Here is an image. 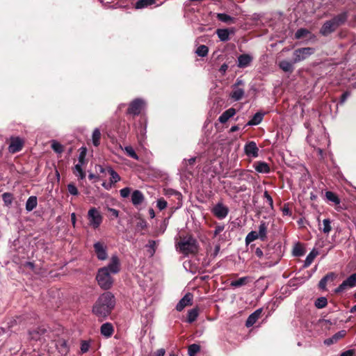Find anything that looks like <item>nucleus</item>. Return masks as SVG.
I'll use <instances>...</instances> for the list:
<instances>
[{"instance_id":"obj_1","label":"nucleus","mask_w":356,"mask_h":356,"mask_svg":"<svg viewBox=\"0 0 356 356\" xmlns=\"http://www.w3.org/2000/svg\"><path fill=\"white\" fill-rule=\"evenodd\" d=\"M115 305V299L111 292L102 293L92 307V312L98 317H106L113 310Z\"/></svg>"},{"instance_id":"obj_2","label":"nucleus","mask_w":356,"mask_h":356,"mask_svg":"<svg viewBox=\"0 0 356 356\" xmlns=\"http://www.w3.org/2000/svg\"><path fill=\"white\" fill-rule=\"evenodd\" d=\"M119 268H99L96 276V280L99 286L103 289H110L113 282L111 274H116Z\"/></svg>"},{"instance_id":"obj_3","label":"nucleus","mask_w":356,"mask_h":356,"mask_svg":"<svg viewBox=\"0 0 356 356\" xmlns=\"http://www.w3.org/2000/svg\"><path fill=\"white\" fill-rule=\"evenodd\" d=\"M177 245L179 250L185 254H195L198 250L197 241L193 237L181 241Z\"/></svg>"},{"instance_id":"obj_4","label":"nucleus","mask_w":356,"mask_h":356,"mask_svg":"<svg viewBox=\"0 0 356 356\" xmlns=\"http://www.w3.org/2000/svg\"><path fill=\"white\" fill-rule=\"evenodd\" d=\"M314 53L312 47L298 48L293 51V63H299L305 60Z\"/></svg>"},{"instance_id":"obj_5","label":"nucleus","mask_w":356,"mask_h":356,"mask_svg":"<svg viewBox=\"0 0 356 356\" xmlns=\"http://www.w3.org/2000/svg\"><path fill=\"white\" fill-rule=\"evenodd\" d=\"M88 219L89 220V225L94 229H97L102 224L103 217L95 207H92L88 212Z\"/></svg>"},{"instance_id":"obj_6","label":"nucleus","mask_w":356,"mask_h":356,"mask_svg":"<svg viewBox=\"0 0 356 356\" xmlns=\"http://www.w3.org/2000/svg\"><path fill=\"white\" fill-rule=\"evenodd\" d=\"M144 106L145 102L143 100L140 99H135L129 104V107L127 110V114L133 116L138 115L141 113Z\"/></svg>"},{"instance_id":"obj_7","label":"nucleus","mask_w":356,"mask_h":356,"mask_svg":"<svg viewBox=\"0 0 356 356\" xmlns=\"http://www.w3.org/2000/svg\"><path fill=\"white\" fill-rule=\"evenodd\" d=\"M356 286V273L352 274L346 279L336 289V293H340L344 290Z\"/></svg>"},{"instance_id":"obj_8","label":"nucleus","mask_w":356,"mask_h":356,"mask_svg":"<svg viewBox=\"0 0 356 356\" xmlns=\"http://www.w3.org/2000/svg\"><path fill=\"white\" fill-rule=\"evenodd\" d=\"M211 212L218 219H223L228 215L229 208L222 202H218L213 207Z\"/></svg>"},{"instance_id":"obj_9","label":"nucleus","mask_w":356,"mask_h":356,"mask_svg":"<svg viewBox=\"0 0 356 356\" xmlns=\"http://www.w3.org/2000/svg\"><path fill=\"white\" fill-rule=\"evenodd\" d=\"M259 149L254 141H249L245 145L244 152L248 156L257 158L259 156Z\"/></svg>"},{"instance_id":"obj_10","label":"nucleus","mask_w":356,"mask_h":356,"mask_svg":"<svg viewBox=\"0 0 356 356\" xmlns=\"http://www.w3.org/2000/svg\"><path fill=\"white\" fill-rule=\"evenodd\" d=\"M337 29L332 19L324 22L320 29V33L323 36H327Z\"/></svg>"},{"instance_id":"obj_11","label":"nucleus","mask_w":356,"mask_h":356,"mask_svg":"<svg viewBox=\"0 0 356 356\" xmlns=\"http://www.w3.org/2000/svg\"><path fill=\"white\" fill-rule=\"evenodd\" d=\"M193 296L191 293H187L177 303L176 309L178 312L182 311L186 307L192 305Z\"/></svg>"},{"instance_id":"obj_12","label":"nucleus","mask_w":356,"mask_h":356,"mask_svg":"<svg viewBox=\"0 0 356 356\" xmlns=\"http://www.w3.org/2000/svg\"><path fill=\"white\" fill-rule=\"evenodd\" d=\"M94 251L99 260H105L107 258L106 248L102 242L94 244Z\"/></svg>"},{"instance_id":"obj_13","label":"nucleus","mask_w":356,"mask_h":356,"mask_svg":"<svg viewBox=\"0 0 356 356\" xmlns=\"http://www.w3.org/2000/svg\"><path fill=\"white\" fill-rule=\"evenodd\" d=\"M24 143L19 137L12 138L8 150L10 153H16L22 150Z\"/></svg>"},{"instance_id":"obj_14","label":"nucleus","mask_w":356,"mask_h":356,"mask_svg":"<svg viewBox=\"0 0 356 356\" xmlns=\"http://www.w3.org/2000/svg\"><path fill=\"white\" fill-rule=\"evenodd\" d=\"M253 166L255 170L259 173L268 174L270 172V165L265 161H256Z\"/></svg>"},{"instance_id":"obj_15","label":"nucleus","mask_w":356,"mask_h":356,"mask_svg":"<svg viewBox=\"0 0 356 356\" xmlns=\"http://www.w3.org/2000/svg\"><path fill=\"white\" fill-rule=\"evenodd\" d=\"M348 18V15L347 12H343L339 13V15H335L333 18H332L334 22L335 26L338 29L339 26L343 25Z\"/></svg>"},{"instance_id":"obj_16","label":"nucleus","mask_w":356,"mask_h":356,"mask_svg":"<svg viewBox=\"0 0 356 356\" xmlns=\"http://www.w3.org/2000/svg\"><path fill=\"white\" fill-rule=\"evenodd\" d=\"M145 200L143 193L139 190H135L131 194V202L134 206L141 204Z\"/></svg>"},{"instance_id":"obj_17","label":"nucleus","mask_w":356,"mask_h":356,"mask_svg":"<svg viewBox=\"0 0 356 356\" xmlns=\"http://www.w3.org/2000/svg\"><path fill=\"white\" fill-rule=\"evenodd\" d=\"M252 60V57L249 54H241L238 58V67L240 68H245L250 65Z\"/></svg>"},{"instance_id":"obj_18","label":"nucleus","mask_w":356,"mask_h":356,"mask_svg":"<svg viewBox=\"0 0 356 356\" xmlns=\"http://www.w3.org/2000/svg\"><path fill=\"white\" fill-rule=\"evenodd\" d=\"M262 312L261 309H258L252 313L248 318L245 322V325L249 327L252 326L259 319Z\"/></svg>"},{"instance_id":"obj_19","label":"nucleus","mask_w":356,"mask_h":356,"mask_svg":"<svg viewBox=\"0 0 356 356\" xmlns=\"http://www.w3.org/2000/svg\"><path fill=\"white\" fill-rule=\"evenodd\" d=\"M236 109L234 108H229V109L225 111L218 118V121L222 123H226L229 118L233 117L236 114Z\"/></svg>"},{"instance_id":"obj_20","label":"nucleus","mask_w":356,"mask_h":356,"mask_svg":"<svg viewBox=\"0 0 356 356\" xmlns=\"http://www.w3.org/2000/svg\"><path fill=\"white\" fill-rule=\"evenodd\" d=\"M100 332L104 337H105L106 338H109L113 334V326L110 323H105L102 325L100 327Z\"/></svg>"},{"instance_id":"obj_21","label":"nucleus","mask_w":356,"mask_h":356,"mask_svg":"<svg viewBox=\"0 0 356 356\" xmlns=\"http://www.w3.org/2000/svg\"><path fill=\"white\" fill-rule=\"evenodd\" d=\"M336 278V275L334 273H330L323 277L319 282L318 286L322 290H325L327 283L332 282Z\"/></svg>"},{"instance_id":"obj_22","label":"nucleus","mask_w":356,"mask_h":356,"mask_svg":"<svg viewBox=\"0 0 356 356\" xmlns=\"http://www.w3.org/2000/svg\"><path fill=\"white\" fill-rule=\"evenodd\" d=\"M345 330H341L336 334H334L332 337L328 338L324 341V343L330 346L338 341L340 339L343 338L346 335Z\"/></svg>"},{"instance_id":"obj_23","label":"nucleus","mask_w":356,"mask_h":356,"mask_svg":"<svg viewBox=\"0 0 356 356\" xmlns=\"http://www.w3.org/2000/svg\"><path fill=\"white\" fill-rule=\"evenodd\" d=\"M264 113H262L261 111L257 112L252 119L248 121L246 126H253V125H258L259 124L261 121L263 120Z\"/></svg>"},{"instance_id":"obj_24","label":"nucleus","mask_w":356,"mask_h":356,"mask_svg":"<svg viewBox=\"0 0 356 356\" xmlns=\"http://www.w3.org/2000/svg\"><path fill=\"white\" fill-rule=\"evenodd\" d=\"M294 63H293V60L291 62H290V61H288L286 60H283L279 63V67L284 72L291 73L294 70V67H293Z\"/></svg>"},{"instance_id":"obj_25","label":"nucleus","mask_w":356,"mask_h":356,"mask_svg":"<svg viewBox=\"0 0 356 356\" xmlns=\"http://www.w3.org/2000/svg\"><path fill=\"white\" fill-rule=\"evenodd\" d=\"M292 252L295 257H301L306 253V250L304 245L298 242L293 246Z\"/></svg>"},{"instance_id":"obj_26","label":"nucleus","mask_w":356,"mask_h":356,"mask_svg":"<svg viewBox=\"0 0 356 356\" xmlns=\"http://www.w3.org/2000/svg\"><path fill=\"white\" fill-rule=\"evenodd\" d=\"M267 229L268 224L264 221H261L259 226V233L257 234L259 238L263 241L267 238Z\"/></svg>"},{"instance_id":"obj_27","label":"nucleus","mask_w":356,"mask_h":356,"mask_svg":"<svg viewBox=\"0 0 356 356\" xmlns=\"http://www.w3.org/2000/svg\"><path fill=\"white\" fill-rule=\"evenodd\" d=\"M38 205V198L36 196H30L26 202V210L27 211H33Z\"/></svg>"},{"instance_id":"obj_28","label":"nucleus","mask_w":356,"mask_h":356,"mask_svg":"<svg viewBox=\"0 0 356 356\" xmlns=\"http://www.w3.org/2000/svg\"><path fill=\"white\" fill-rule=\"evenodd\" d=\"M250 277H243L231 282L230 285L233 287H239L247 284L250 281Z\"/></svg>"},{"instance_id":"obj_29","label":"nucleus","mask_w":356,"mask_h":356,"mask_svg":"<svg viewBox=\"0 0 356 356\" xmlns=\"http://www.w3.org/2000/svg\"><path fill=\"white\" fill-rule=\"evenodd\" d=\"M216 17L218 18V20L228 24H234L235 23L236 21V19L234 17L225 13H218Z\"/></svg>"},{"instance_id":"obj_30","label":"nucleus","mask_w":356,"mask_h":356,"mask_svg":"<svg viewBox=\"0 0 356 356\" xmlns=\"http://www.w3.org/2000/svg\"><path fill=\"white\" fill-rule=\"evenodd\" d=\"M318 254V251L316 249L312 250L310 253L306 257L303 267H307L312 264L314 259Z\"/></svg>"},{"instance_id":"obj_31","label":"nucleus","mask_w":356,"mask_h":356,"mask_svg":"<svg viewBox=\"0 0 356 356\" xmlns=\"http://www.w3.org/2000/svg\"><path fill=\"white\" fill-rule=\"evenodd\" d=\"M216 33L221 41L225 42L229 39V31L227 29H218Z\"/></svg>"},{"instance_id":"obj_32","label":"nucleus","mask_w":356,"mask_h":356,"mask_svg":"<svg viewBox=\"0 0 356 356\" xmlns=\"http://www.w3.org/2000/svg\"><path fill=\"white\" fill-rule=\"evenodd\" d=\"M101 132L98 128L94 129L92 136V144L95 147H98L100 145Z\"/></svg>"},{"instance_id":"obj_33","label":"nucleus","mask_w":356,"mask_h":356,"mask_svg":"<svg viewBox=\"0 0 356 356\" xmlns=\"http://www.w3.org/2000/svg\"><path fill=\"white\" fill-rule=\"evenodd\" d=\"M244 95V90L241 88H234L231 95L230 97L232 99H233L234 101H239L243 98Z\"/></svg>"},{"instance_id":"obj_34","label":"nucleus","mask_w":356,"mask_h":356,"mask_svg":"<svg viewBox=\"0 0 356 356\" xmlns=\"http://www.w3.org/2000/svg\"><path fill=\"white\" fill-rule=\"evenodd\" d=\"M156 0H138L136 3V8L141 9L154 4Z\"/></svg>"},{"instance_id":"obj_35","label":"nucleus","mask_w":356,"mask_h":356,"mask_svg":"<svg viewBox=\"0 0 356 356\" xmlns=\"http://www.w3.org/2000/svg\"><path fill=\"white\" fill-rule=\"evenodd\" d=\"M107 172L110 174L111 184L117 183L120 180V175L111 167L107 168Z\"/></svg>"},{"instance_id":"obj_36","label":"nucleus","mask_w":356,"mask_h":356,"mask_svg":"<svg viewBox=\"0 0 356 356\" xmlns=\"http://www.w3.org/2000/svg\"><path fill=\"white\" fill-rule=\"evenodd\" d=\"M199 315L198 309L193 308L188 311L187 316V322L191 323L194 322Z\"/></svg>"},{"instance_id":"obj_37","label":"nucleus","mask_w":356,"mask_h":356,"mask_svg":"<svg viewBox=\"0 0 356 356\" xmlns=\"http://www.w3.org/2000/svg\"><path fill=\"white\" fill-rule=\"evenodd\" d=\"M2 200L4 205L10 207L13 202L14 197L12 193L6 192L2 194Z\"/></svg>"},{"instance_id":"obj_38","label":"nucleus","mask_w":356,"mask_h":356,"mask_svg":"<svg viewBox=\"0 0 356 356\" xmlns=\"http://www.w3.org/2000/svg\"><path fill=\"white\" fill-rule=\"evenodd\" d=\"M325 197L329 202H333L334 204H339L340 203L339 197L332 191H326Z\"/></svg>"},{"instance_id":"obj_39","label":"nucleus","mask_w":356,"mask_h":356,"mask_svg":"<svg viewBox=\"0 0 356 356\" xmlns=\"http://www.w3.org/2000/svg\"><path fill=\"white\" fill-rule=\"evenodd\" d=\"M208 52H209V48L207 46H206L204 44L200 45L195 51V53L199 56H201V57H205L208 54Z\"/></svg>"},{"instance_id":"obj_40","label":"nucleus","mask_w":356,"mask_h":356,"mask_svg":"<svg viewBox=\"0 0 356 356\" xmlns=\"http://www.w3.org/2000/svg\"><path fill=\"white\" fill-rule=\"evenodd\" d=\"M259 238L258 234L255 231H251L248 234L245 238V243L247 245L250 244L252 241Z\"/></svg>"},{"instance_id":"obj_41","label":"nucleus","mask_w":356,"mask_h":356,"mask_svg":"<svg viewBox=\"0 0 356 356\" xmlns=\"http://www.w3.org/2000/svg\"><path fill=\"white\" fill-rule=\"evenodd\" d=\"M200 350L199 345L193 343L188 346V353L189 356H195Z\"/></svg>"},{"instance_id":"obj_42","label":"nucleus","mask_w":356,"mask_h":356,"mask_svg":"<svg viewBox=\"0 0 356 356\" xmlns=\"http://www.w3.org/2000/svg\"><path fill=\"white\" fill-rule=\"evenodd\" d=\"M323 227L322 229V231L324 234H328L332 230L331 227V220L329 218L324 219L323 220Z\"/></svg>"},{"instance_id":"obj_43","label":"nucleus","mask_w":356,"mask_h":356,"mask_svg":"<svg viewBox=\"0 0 356 356\" xmlns=\"http://www.w3.org/2000/svg\"><path fill=\"white\" fill-rule=\"evenodd\" d=\"M309 33L310 32L307 29H300L296 31L295 34V38L296 39H302L306 38Z\"/></svg>"},{"instance_id":"obj_44","label":"nucleus","mask_w":356,"mask_h":356,"mask_svg":"<svg viewBox=\"0 0 356 356\" xmlns=\"http://www.w3.org/2000/svg\"><path fill=\"white\" fill-rule=\"evenodd\" d=\"M51 147L52 149L58 154L62 153L64 150L63 146L56 140L52 142Z\"/></svg>"},{"instance_id":"obj_45","label":"nucleus","mask_w":356,"mask_h":356,"mask_svg":"<svg viewBox=\"0 0 356 356\" xmlns=\"http://www.w3.org/2000/svg\"><path fill=\"white\" fill-rule=\"evenodd\" d=\"M124 149H125L127 154L129 157H131L135 160H139L138 156L137 155V154L136 153V152L134 151V149H133L132 147L127 146V147H125Z\"/></svg>"},{"instance_id":"obj_46","label":"nucleus","mask_w":356,"mask_h":356,"mask_svg":"<svg viewBox=\"0 0 356 356\" xmlns=\"http://www.w3.org/2000/svg\"><path fill=\"white\" fill-rule=\"evenodd\" d=\"M327 304V300L325 297L318 298L315 302V306L318 309L324 308Z\"/></svg>"},{"instance_id":"obj_47","label":"nucleus","mask_w":356,"mask_h":356,"mask_svg":"<svg viewBox=\"0 0 356 356\" xmlns=\"http://www.w3.org/2000/svg\"><path fill=\"white\" fill-rule=\"evenodd\" d=\"M138 221L136 223V228L138 230H144L147 227V223L146 220L142 218H138Z\"/></svg>"},{"instance_id":"obj_48","label":"nucleus","mask_w":356,"mask_h":356,"mask_svg":"<svg viewBox=\"0 0 356 356\" xmlns=\"http://www.w3.org/2000/svg\"><path fill=\"white\" fill-rule=\"evenodd\" d=\"M67 191L71 195H77L79 194V191L75 184L73 183H70L67 185Z\"/></svg>"},{"instance_id":"obj_49","label":"nucleus","mask_w":356,"mask_h":356,"mask_svg":"<svg viewBox=\"0 0 356 356\" xmlns=\"http://www.w3.org/2000/svg\"><path fill=\"white\" fill-rule=\"evenodd\" d=\"M120 264V260L116 255L112 256L111 261L106 267H118Z\"/></svg>"},{"instance_id":"obj_50","label":"nucleus","mask_w":356,"mask_h":356,"mask_svg":"<svg viewBox=\"0 0 356 356\" xmlns=\"http://www.w3.org/2000/svg\"><path fill=\"white\" fill-rule=\"evenodd\" d=\"M81 152L79 154V163H80L81 164H83L85 162V158L86 156V148L81 147Z\"/></svg>"},{"instance_id":"obj_51","label":"nucleus","mask_w":356,"mask_h":356,"mask_svg":"<svg viewBox=\"0 0 356 356\" xmlns=\"http://www.w3.org/2000/svg\"><path fill=\"white\" fill-rule=\"evenodd\" d=\"M264 197L266 199L268 204H269L270 208L273 209V200L267 191H264Z\"/></svg>"},{"instance_id":"obj_52","label":"nucleus","mask_w":356,"mask_h":356,"mask_svg":"<svg viewBox=\"0 0 356 356\" xmlns=\"http://www.w3.org/2000/svg\"><path fill=\"white\" fill-rule=\"evenodd\" d=\"M167 202L163 198H160L157 200V207L159 210H163L167 207Z\"/></svg>"},{"instance_id":"obj_53","label":"nucleus","mask_w":356,"mask_h":356,"mask_svg":"<svg viewBox=\"0 0 356 356\" xmlns=\"http://www.w3.org/2000/svg\"><path fill=\"white\" fill-rule=\"evenodd\" d=\"M131 193V188L129 187H125L120 191V195L125 198L128 197Z\"/></svg>"},{"instance_id":"obj_54","label":"nucleus","mask_w":356,"mask_h":356,"mask_svg":"<svg viewBox=\"0 0 356 356\" xmlns=\"http://www.w3.org/2000/svg\"><path fill=\"white\" fill-rule=\"evenodd\" d=\"M282 214L284 216H289L292 215V212L289 207V204H284V207L282 209Z\"/></svg>"},{"instance_id":"obj_55","label":"nucleus","mask_w":356,"mask_h":356,"mask_svg":"<svg viewBox=\"0 0 356 356\" xmlns=\"http://www.w3.org/2000/svg\"><path fill=\"white\" fill-rule=\"evenodd\" d=\"M225 229L224 225H217L215 227V230L213 232V237L217 236L220 234V232H222Z\"/></svg>"},{"instance_id":"obj_56","label":"nucleus","mask_w":356,"mask_h":356,"mask_svg":"<svg viewBox=\"0 0 356 356\" xmlns=\"http://www.w3.org/2000/svg\"><path fill=\"white\" fill-rule=\"evenodd\" d=\"M90 348V344L88 342L84 341L81 343V351L82 353H85L88 351Z\"/></svg>"},{"instance_id":"obj_57","label":"nucleus","mask_w":356,"mask_h":356,"mask_svg":"<svg viewBox=\"0 0 356 356\" xmlns=\"http://www.w3.org/2000/svg\"><path fill=\"white\" fill-rule=\"evenodd\" d=\"M147 246L151 249V254H153L156 250V241H153V240H149L148 241Z\"/></svg>"},{"instance_id":"obj_58","label":"nucleus","mask_w":356,"mask_h":356,"mask_svg":"<svg viewBox=\"0 0 356 356\" xmlns=\"http://www.w3.org/2000/svg\"><path fill=\"white\" fill-rule=\"evenodd\" d=\"M220 250V245L219 243L216 244L214 247V250L212 252H211V257L215 258L219 253Z\"/></svg>"},{"instance_id":"obj_59","label":"nucleus","mask_w":356,"mask_h":356,"mask_svg":"<svg viewBox=\"0 0 356 356\" xmlns=\"http://www.w3.org/2000/svg\"><path fill=\"white\" fill-rule=\"evenodd\" d=\"M350 92H348V91L344 92L341 96L340 101H339L340 104H343L346 101L347 98L350 96Z\"/></svg>"},{"instance_id":"obj_60","label":"nucleus","mask_w":356,"mask_h":356,"mask_svg":"<svg viewBox=\"0 0 356 356\" xmlns=\"http://www.w3.org/2000/svg\"><path fill=\"white\" fill-rule=\"evenodd\" d=\"M196 161V157H192L188 160L184 159V165L186 168L188 165H193Z\"/></svg>"},{"instance_id":"obj_61","label":"nucleus","mask_w":356,"mask_h":356,"mask_svg":"<svg viewBox=\"0 0 356 356\" xmlns=\"http://www.w3.org/2000/svg\"><path fill=\"white\" fill-rule=\"evenodd\" d=\"M165 350L163 348L158 349L153 355V356H164Z\"/></svg>"},{"instance_id":"obj_62","label":"nucleus","mask_w":356,"mask_h":356,"mask_svg":"<svg viewBox=\"0 0 356 356\" xmlns=\"http://www.w3.org/2000/svg\"><path fill=\"white\" fill-rule=\"evenodd\" d=\"M108 211L111 213V216L114 218H118L119 215V211L113 208H108Z\"/></svg>"},{"instance_id":"obj_63","label":"nucleus","mask_w":356,"mask_h":356,"mask_svg":"<svg viewBox=\"0 0 356 356\" xmlns=\"http://www.w3.org/2000/svg\"><path fill=\"white\" fill-rule=\"evenodd\" d=\"M246 189H247V187L245 185H243V186H241L240 187H236V186L234 187V190L236 193L244 192V191H246Z\"/></svg>"},{"instance_id":"obj_64","label":"nucleus","mask_w":356,"mask_h":356,"mask_svg":"<svg viewBox=\"0 0 356 356\" xmlns=\"http://www.w3.org/2000/svg\"><path fill=\"white\" fill-rule=\"evenodd\" d=\"M355 351L353 350H346L341 354L340 356H354Z\"/></svg>"}]
</instances>
